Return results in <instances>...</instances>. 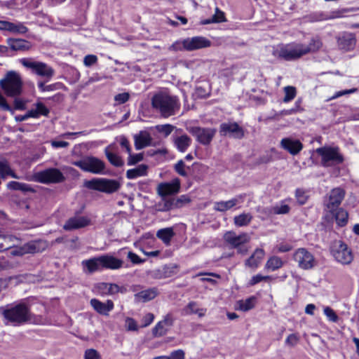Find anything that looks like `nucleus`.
Listing matches in <instances>:
<instances>
[{"mask_svg":"<svg viewBox=\"0 0 359 359\" xmlns=\"http://www.w3.org/2000/svg\"><path fill=\"white\" fill-rule=\"evenodd\" d=\"M151 107L163 118L175 115L180 108V102L177 96L165 92L156 93L151 98Z\"/></svg>","mask_w":359,"mask_h":359,"instance_id":"f257e3e1","label":"nucleus"},{"mask_svg":"<svg viewBox=\"0 0 359 359\" xmlns=\"http://www.w3.org/2000/svg\"><path fill=\"white\" fill-rule=\"evenodd\" d=\"M6 325L18 326L31 320L30 309L25 303L7 306L0 309Z\"/></svg>","mask_w":359,"mask_h":359,"instance_id":"f03ea898","label":"nucleus"},{"mask_svg":"<svg viewBox=\"0 0 359 359\" xmlns=\"http://www.w3.org/2000/svg\"><path fill=\"white\" fill-rule=\"evenodd\" d=\"M0 86L8 97H18L22 92V81L19 73L9 71L0 80Z\"/></svg>","mask_w":359,"mask_h":359,"instance_id":"7ed1b4c3","label":"nucleus"},{"mask_svg":"<svg viewBox=\"0 0 359 359\" xmlns=\"http://www.w3.org/2000/svg\"><path fill=\"white\" fill-rule=\"evenodd\" d=\"M20 62L33 74L45 79L46 81H49L55 75L54 69L45 62L27 57L20 59Z\"/></svg>","mask_w":359,"mask_h":359,"instance_id":"20e7f679","label":"nucleus"},{"mask_svg":"<svg viewBox=\"0 0 359 359\" xmlns=\"http://www.w3.org/2000/svg\"><path fill=\"white\" fill-rule=\"evenodd\" d=\"M84 187L88 189L99 191L107 194H112L117 191L121 184L116 180L106 178H94L84 182Z\"/></svg>","mask_w":359,"mask_h":359,"instance_id":"39448f33","label":"nucleus"},{"mask_svg":"<svg viewBox=\"0 0 359 359\" xmlns=\"http://www.w3.org/2000/svg\"><path fill=\"white\" fill-rule=\"evenodd\" d=\"M316 151L321 157V163L325 167L340 164L344 161L337 147H323L317 149Z\"/></svg>","mask_w":359,"mask_h":359,"instance_id":"423d86ee","label":"nucleus"},{"mask_svg":"<svg viewBox=\"0 0 359 359\" xmlns=\"http://www.w3.org/2000/svg\"><path fill=\"white\" fill-rule=\"evenodd\" d=\"M72 164L79 167L84 172L93 174H100L105 168L104 163L94 156H86L79 161L72 162Z\"/></svg>","mask_w":359,"mask_h":359,"instance_id":"0eeeda50","label":"nucleus"},{"mask_svg":"<svg viewBox=\"0 0 359 359\" xmlns=\"http://www.w3.org/2000/svg\"><path fill=\"white\" fill-rule=\"evenodd\" d=\"M332 254L336 261L342 264H349L353 259L351 250L341 241H337L333 244Z\"/></svg>","mask_w":359,"mask_h":359,"instance_id":"6e6552de","label":"nucleus"},{"mask_svg":"<svg viewBox=\"0 0 359 359\" xmlns=\"http://www.w3.org/2000/svg\"><path fill=\"white\" fill-rule=\"evenodd\" d=\"M188 131L203 145H209L217 132L215 128L198 126L189 127Z\"/></svg>","mask_w":359,"mask_h":359,"instance_id":"1a4fd4ad","label":"nucleus"},{"mask_svg":"<svg viewBox=\"0 0 359 359\" xmlns=\"http://www.w3.org/2000/svg\"><path fill=\"white\" fill-rule=\"evenodd\" d=\"M345 196V191L341 188H334L330 192L327 199L325 201L326 211L334 213L339 208Z\"/></svg>","mask_w":359,"mask_h":359,"instance_id":"9d476101","label":"nucleus"},{"mask_svg":"<svg viewBox=\"0 0 359 359\" xmlns=\"http://www.w3.org/2000/svg\"><path fill=\"white\" fill-rule=\"evenodd\" d=\"M39 182L44 184L62 182L65 177L57 168H48L41 171L37 175Z\"/></svg>","mask_w":359,"mask_h":359,"instance_id":"9b49d317","label":"nucleus"},{"mask_svg":"<svg viewBox=\"0 0 359 359\" xmlns=\"http://www.w3.org/2000/svg\"><path fill=\"white\" fill-rule=\"evenodd\" d=\"M337 45L343 51H351L356 45V38L353 33L342 32L336 36Z\"/></svg>","mask_w":359,"mask_h":359,"instance_id":"f8f14e48","label":"nucleus"},{"mask_svg":"<svg viewBox=\"0 0 359 359\" xmlns=\"http://www.w3.org/2000/svg\"><path fill=\"white\" fill-rule=\"evenodd\" d=\"M293 258L303 269H310L316 264L313 255L304 248L298 249L293 255Z\"/></svg>","mask_w":359,"mask_h":359,"instance_id":"ddd939ff","label":"nucleus"},{"mask_svg":"<svg viewBox=\"0 0 359 359\" xmlns=\"http://www.w3.org/2000/svg\"><path fill=\"white\" fill-rule=\"evenodd\" d=\"M219 134L221 136L241 139L244 136V131L236 122H224L219 126Z\"/></svg>","mask_w":359,"mask_h":359,"instance_id":"4468645a","label":"nucleus"},{"mask_svg":"<svg viewBox=\"0 0 359 359\" xmlns=\"http://www.w3.org/2000/svg\"><path fill=\"white\" fill-rule=\"evenodd\" d=\"M321 46L322 42L317 37L313 38L309 45L296 44L293 46V59L300 57L310 52L316 51L319 50Z\"/></svg>","mask_w":359,"mask_h":359,"instance_id":"2eb2a0df","label":"nucleus"},{"mask_svg":"<svg viewBox=\"0 0 359 359\" xmlns=\"http://www.w3.org/2000/svg\"><path fill=\"white\" fill-rule=\"evenodd\" d=\"M48 247L47 243L42 240L32 241L25 243L18 251V255L35 254L44 251Z\"/></svg>","mask_w":359,"mask_h":359,"instance_id":"dca6fc26","label":"nucleus"},{"mask_svg":"<svg viewBox=\"0 0 359 359\" xmlns=\"http://www.w3.org/2000/svg\"><path fill=\"white\" fill-rule=\"evenodd\" d=\"M224 241L231 248H238L241 245L245 244L250 241V236L247 233L237 235L233 231H227L224 235Z\"/></svg>","mask_w":359,"mask_h":359,"instance_id":"f3484780","label":"nucleus"},{"mask_svg":"<svg viewBox=\"0 0 359 359\" xmlns=\"http://www.w3.org/2000/svg\"><path fill=\"white\" fill-rule=\"evenodd\" d=\"M90 223V219L86 216L74 215L65 222L63 229L66 231H73L84 228Z\"/></svg>","mask_w":359,"mask_h":359,"instance_id":"a211bd4d","label":"nucleus"},{"mask_svg":"<svg viewBox=\"0 0 359 359\" xmlns=\"http://www.w3.org/2000/svg\"><path fill=\"white\" fill-rule=\"evenodd\" d=\"M212 43L208 39L197 36L191 38L185 39V46L187 51H193L198 49L208 48L211 46Z\"/></svg>","mask_w":359,"mask_h":359,"instance_id":"6ab92c4d","label":"nucleus"},{"mask_svg":"<svg viewBox=\"0 0 359 359\" xmlns=\"http://www.w3.org/2000/svg\"><path fill=\"white\" fill-rule=\"evenodd\" d=\"M180 189V181L178 178L174 179L171 182H163L158 185L157 193L161 197L175 194Z\"/></svg>","mask_w":359,"mask_h":359,"instance_id":"aec40b11","label":"nucleus"},{"mask_svg":"<svg viewBox=\"0 0 359 359\" xmlns=\"http://www.w3.org/2000/svg\"><path fill=\"white\" fill-rule=\"evenodd\" d=\"M0 31L8 32L14 34H23L27 32L28 28L20 22H11L6 20H0Z\"/></svg>","mask_w":359,"mask_h":359,"instance_id":"412c9836","label":"nucleus"},{"mask_svg":"<svg viewBox=\"0 0 359 359\" xmlns=\"http://www.w3.org/2000/svg\"><path fill=\"white\" fill-rule=\"evenodd\" d=\"M102 269L117 270L123 266V261L110 255L100 256Z\"/></svg>","mask_w":359,"mask_h":359,"instance_id":"4be33fe9","label":"nucleus"},{"mask_svg":"<svg viewBox=\"0 0 359 359\" xmlns=\"http://www.w3.org/2000/svg\"><path fill=\"white\" fill-rule=\"evenodd\" d=\"M93 309L100 315L108 316L109 312L114 309V302L108 299L106 302H102L97 299H92L90 302Z\"/></svg>","mask_w":359,"mask_h":359,"instance_id":"5701e85b","label":"nucleus"},{"mask_svg":"<svg viewBox=\"0 0 359 359\" xmlns=\"http://www.w3.org/2000/svg\"><path fill=\"white\" fill-rule=\"evenodd\" d=\"M174 322V318L170 313H168L163 320L158 322L153 330L154 334L156 336L164 335L169 327H170Z\"/></svg>","mask_w":359,"mask_h":359,"instance_id":"b1692460","label":"nucleus"},{"mask_svg":"<svg viewBox=\"0 0 359 359\" xmlns=\"http://www.w3.org/2000/svg\"><path fill=\"white\" fill-rule=\"evenodd\" d=\"M265 252L263 249L257 248L253 254L245 260V266L252 270H255L264 259Z\"/></svg>","mask_w":359,"mask_h":359,"instance_id":"393cba45","label":"nucleus"},{"mask_svg":"<svg viewBox=\"0 0 359 359\" xmlns=\"http://www.w3.org/2000/svg\"><path fill=\"white\" fill-rule=\"evenodd\" d=\"M81 266L84 272L88 273L102 270L100 256L82 261Z\"/></svg>","mask_w":359,"mask_h":359,"instance_id":"a878e982","label":"nucleus"},{"mask_svg":"<svg viewBox=\"0 0 359 359\" xmlns=\"http://www.w3.org/2000/svg\"><path fill=\"white\" fill-rule=\"evenodd\" d=\"M116 150V146L113 144L107 146L104 149V153L109 163L116 167H121L124 163L121 157L114 153Z\"/></svg>","mask_w":359,"mask_h":359,"instance_id":"bb28decb","label":"nucleus"},{"mask_svg":"<svg viewBox=\"0 0 359 359\" xmlns=\"http://www.w3.org/2000/svg\"><path fill=\"white\" fill-rule=\"evenodd\" d=\"M242 201V196H238L226 201H217L214 203V210L218 212H225L236 206Z\"/></svg>","mask_w":359,"mask_h":359,"instance_id":"cd10ccee","label":"nucleus"},{"mask_svg":"<svg viewBox=\"0 0 359 359\" xmlns=\"http://www.w3.org/2000/svg\"><path fill=\"white\" fill-rule=\"evenodd\" d=\"M135 147L137 150L142 149L151 145V137L146 131H140L134 136Z\"/></svg>","mask_w":359,"mask_h":359,"instance_id":"c85d7f7f","label":"nucleus"},{"mask_svg":"<svg viewBox=\"0 0 359 359\" xmlns=\"http://www.w3.org/2000/svg\"><path fill=\"white\" fill-rule=\"evenodd\" d=\"M158 294V290L155 287L142 290L135 294V301L137 302H147L154 299Z\"/></svg>","mask_w":359,"mask_h":359,"instance_id":"c756f323","label":"nucleus"},{"mask_svg":"<svg viewBox=\"0 0 359 359\" xmlns=\"http://www.w3.org/2000/svg\"><path fill=\"white\" fill-rule=\"evenodd\" d=\"M149 166L146 164H141L138 166L129 169L126 171V176L128 180H133L140 177H145L148 175Z\"/></svg>","mask_w":359,"mask_h":359,"instance_id":"7c9ffc66","label":"nucleus"},{"mask_svg":"<svg viewBox=\"0 0 359 359\" xmlns=\"http://www.w3.org/2000/svg\"><path fill=\"white\" fill-rule=\"evenodd\" d=\"M273 55L285 60H292V46L287 45H279L273 51Z\"/></svg>","mask_w":359,"mask_h":359,"instance_id":"2f4dec72","label":"nucleus"},{"mask_svg":"<svg viewBox=\"0 0 359 359\" xmlns=\"http://www.w3.org/2000/svg\"><path fill=\"white\" fill-rule=\"evenodd\" d=\"M7 43L12 50L15 51H25L31 48L30 43L25 39H8Z\"/></svg>","mask_w":359,"mask_h":359,"instance_id":"473e14b6","label":"nucleus"},{"mask_svg":"<svg viewBox=\"0 0 359 359\" xmlns=\"http://www.w3.org/2000/svg\"><path fill=\"white\" fill-rule=\"evenodd\" d=\"M173 142L178 151L184 152L191 145V139L187 135L175 137Z\"/></svg>","mask_w":359,"mask_h":359,"instance_id":"72a5a7b5","label":"nucleus"},{"mask_svg":"<svg viewBox=\"0 0 359 359\" xmlns=\"http://www.w3.org/2000/svg\"><path fill=\"white\" fill-rule=\"evenodd\" d=\"M183 313L185 315L197 314L202 318L206 313V309L199 308L196 302H190L184 309Z\"/></svg>","mask_w":359,"mask_h":359,"instance_id":"f704fd0d","label":"nucleus"},{"mask_svg":"<svg viewBox=\"0 0 359 359\" xmlns=\"http://www.w3.org/2000/svg\"><path fill=\"white\" fill-rule=\"evenodd\" d=\"M359 11V8H342V9H338L332 11L330 14L325 16L323 19V20H330V19H334V18H344L347 16V13L350 12H355Z\"/></svg>","mask_w":359,"mask_h":359,"instance_id":"c9c22d12","label":"nucleus"},{"mask_svg":"<svg viewBox=\"0 0 359 359\" xmlns=\"http://www.w3.org/2000/svg\"><path fill=\"white\" fill-rule=\"evenodd\" d=\"M47 81H39L37 83V86L40 91L41 92H52L61 89L65 88V86L63 83L60 82H57L55 83H52L50 85H46Z\"/></svg>","mask_w":359,"mask_h":359,"instance_id":"e433bc0d","label":"nucleus"},{"mask_svg":"<svg viewBox=\"0 0 359 359\" xmlns=\"http://www.w3.org/2000/svg\"><path fill=\"white\" fill-rule=\"evenodd\" d=\"M175 236V232L172 227H168L159 229L156 233V236L161 239L165 245H169L172 238Z\"/></svg>","mask_w":359,"mask_h":359,"instance_id":"4c0bfd02","label":"nucleus"},{"mask_svg":"<svg viewBox=\"0 0 359 359\" xmlns=\"http://www.w3.org/2000/svg\"><path fill=\"white\" fill-rule=\"evenodd\" d=\"M7 176H11L15 179L20 177L13 171L8 162L6 160L0 161V177L5 179Z\"/></svg>","mask_w":359,"mask_h":359,"instance_id":"58836bf2","label":"nucleus"},{"mask_svg":"<svg viewBox=\"0 0 359 359\" xmlns=\"http://www.w3.org/2000/svg\"><path fill=\"white\" fill-rule=\"evenodd\" d=\"M7 188L11 190H18L24 193L34 192L35 190L28 184L11 181L7 184Z\"/></svg>","mask_w":359,"mask_h":359,"instance_id":"ea45409f","label":"nucleus"},{"mask_svg":"<svg viewBox=\"0 0 359 359\" xmlns=\"http://www.w3.org/2000/svg\"><path fill=\"white\" fill-rule=\"evenodd\" d=\"M226 19L225 17V14L223 11H222L219 8H215V13L212 15L211 18L203 20L201 22L202 25H208L211 23H219L226 22Z\"/></svg>","mask_w":359,"mask_h":359,"instance_id":"a19ab883","label":"nucleus"},{"mask_svg":"<svg viewBox=\"0 0 359 359\" xmlns=\"http://www.w3.org/2000/svg\"><path fill=\"white\" fill-rule=\"evenodd\" d=\"M332 216L334 217L337 224L340 226H344L348 222V212L344 210L343 208H337V210L334 212L331 213Z\"/></svg>","mask_w":359,"mask_h":359,"instance_id":"79ce46f5","label":"nucleus"},{"mask_svg":"<svg viewBox=\"0 0 359 359\" xmlns=\"http://www.w3.org/2000/svg\"><path fill=\"white\" fill-rule=\"evenodd\" d=\"M252 219V216L250 213H242L234 217L233 222L236 226H248Z\"/></svg>","mask_w":359,"mask_h":359,"instance_id":"37998d69","label":"nucleus"},{"mask_svg":"<svg viewBox=\"0 0 359 359\" xmlns=\"http://www.w3.org/2000/svg\"><path fill=\"white\" fill-rule=\"evenodd\" d=\"M283 265V262L280 258L273 256L270 257L266 263L265 268L270 271H275L280 268Z\"/></svg>","mask_w":359,"mask_h":359,"instance_id":"c03bdc74","label":"nucleus"},{"mask_svg":"<svg viewBox=\"0 0 359 359\" xmlns=\"http://www.w3.org/2000/svg\"><path fill=\"white\" fill-rule=\"evenodd\" d=\"M256 298L251 297L245 300H240L238 302L239 309L243 311H247L252 309L255 306Z\"/></svg>","mask_w":359,"mask_h":359,"instance_id":"a18cd8bd","label":"nucleus"},{"mask_svg":"<svg viewBox=\"0 0 359 359\" xmlns=\"http://www.w3.org/2000/svg\"><path fill=\"white\" fill-rule=\"evenodd\" d=\"M158 206L159 210L163 212L176 208L174 198L165 199L163 198L162 201L159 203Z\"/></svg>","mask_w":359,"mask_h":359,"instance_id":"49530a36","label":"nucleus"},{"mask_svg":"<svg viewBox=\"0 0 359 359\" xmlns=\"http://www.w3.org/2000/svg\"><path fill=\"white\" fill-rule=\"evenodd\" d=\"M290 208V206L285 204H280V205H276L268 209L269 214H285L289 212Z\"/></svg>","mask_w":359,"mask_h":359,"instance_id":"de8ad7c7","label":"nucleus"},{"mask_svg":"<svg viewBox=\"0 0 359 359\" xmlns=\"http://www.w3.org/2000/svg\"><path fill=\"white\" fill-rule=\"evenodd\" d=\"M15 237L10 235H3L2 246L4 251L13 248L15 245Z\"/></svg>","mask_w":359,"mask_h":359,"instance_id":"09e8293b","label":"nucleus"},{"mask_svg":"<svg viewBox=\"0 0 359 359\" xmlns=\"http://www.w3.org/2000/svg\"><path fill=\"white\" fill-rule=\"evenodd\" d=\"M128 158L127 161L128 165H134L143 160V154H133L132 151L128 153Z\"/></svg>","mask_w":359,"mask_h":359,"instance_id":"8fccbe9b","label":"nucleus"},{"mask_svg":"<svg viewBox=\"0 0 359 359\" xmlns=\"http://www.w3.org/2000/svg\"><path fill=\"white\" fill-rule=\"evenodd\" d=\"M155 128L158 133H163L167 137L171 134L175 126L170 124L157 125Z\"/></svg>","mask_w":359,"mask_h":359,"instance_id":"3c124183","label":"nucleus"},{"mask_svg":"<svg viewBox=\"0 0 359 359\" xmlns=\"http://www.w3.org/2000/svg\"><path fill=\"white\" fill-rule=\"evenodd\" d=\"M295 197L299 205H304L308 200L309 195L306 191L302 189H297Z\"/></svg>","mask_w":359,"mask_h":359,"instance_id":"603ef678","label":"nucleus"},{"mask_svg":"<svg viewBox=\"0 0 359 359\" xmlns=\"http://www.w3.org/2000/svg\"><path fill=\"white\" fill-rule=\"evenodd\" d=\"M323 312L327 318L333 323L337 322L339 318L334 311L329 306H325L323 309Z\"/></svg>","mask_w":359,"mask_h":359,"instance_id":"864d4df0","label":"nucleus"},{"mask_svg":"<svg viewBox=\"0 0 359 359\" xmlns=\"http://www.w3.org/2000/svg\"><path fill=\"white\" fill-rule=\"evenodd\" d=\"M184 44L185 39L182 41H177L170 46L169 50L173 51L187 50V47Z\"/></svg>","mask_w":359,"mask_h":359,"instance_id":"5fc2aeb1","label":"nucleus"},{"mask_svg":"<svg viewBox=\"0 0 359 359\" xmlns=\"http://www.w3.org/2000/svg\"><path fill=\"white\" fill-rule=\"evenodd\" d=\"M174 201L175 204V208H180L182 207L183 205L190 203L191 199L187 195H182L177 198H174Z\"/></svg>","mask_w":359,"mask_h":359,"instance_id":"6e6d98bb","label":"nucleus"},{"mask_svg":"<svg viewBox=\"0 0 359 359\" xmlns=\"http://www.w3.org/2000/svg\"><path fill=\"white\" fill-rule=\"evenodd\" d=\"M175 170L182 177L187 176V172L185 170V164L182 160L179 161L175 165Z\"/></svg>","mask_w":359,"mask_h":359,"instance_id":"4d7b16f0","label":"nucleus"},{"mask_svg":"<svg viewBox=\"0 0 359 359\" xmlns=\"http://www.w3.org/2000/svg\"><path fill=\"white\" fill-rule=\"evenodd\" d=\"M36 112H38L39 116L41 115L47 116L50 112L49 109L42 103V102H36L35 104Z\"/></svg>","mask_w":359,"mask_h":359,"instance_id":"13d9d810","label":"nucleus"},{"mask_svg":"<svg viewBox=\"0 0 359 359\" xmlns=\"http://www.w3.org/2000/svg\"><path fill=\"white\" fill-rule=\"evenodd\" d=\"M271 277L269 276H262L261 274H257L251 278L249 282L250 285H255L262 280H270Z\"/></svg>","mask_w":359,"mask_h":359,"instance_id":"bf43d9fd","label":"nucleus"},{"mask_svg":"<svg viewBox=\"0 0 359 359\" xmlns=\"http://www.w3.org/2000/svg\"><path fill=\"white\" fill-rule=\"evenodd\" d=\"M85 359H101L100 353L93 348L87 349L85 351Z\"/></svg>","mask_w":359,"mask_h":359,"instance_id":"052dcab7","label":"nucleus"},{"mask_svg":"<svg viewBox=\"0 0 359 359\" xmlns=\"http://www.w3.org/2000/svg\"><path fill=\"white\" fill-rule=\"evenodd\" d=\"M130 98V94L128 93H118L115 95L114 100L117 102V104H124L128 101Z\"/></svg>","mask_w":359,"mask_h":359,"instance_id":"680f3d73","label":"nucleus"},{"mask_svg":"<svg viewBox=\"0 0 359 359\" xmlns=\"http://www.w3.org/2000/svg\"><path fill=\"white\" fill-rule=\"evenodd\" d=\"M97 62V57L95 55H87L84 57L83 64L86 67H90Z\"/></svg>","mask_w":359,"mask_h":359,"instance_id":"e2e57ef3","label":"nucleus"},{"mask_svg":"<svg viewBox=\"0 0 359 359\" xmlns=\"http://www.w3.org/2000/svg\"><path fill=\"white\" fill-rule=\"evenodd\" d=\"M14 109L16 110H25L26 109L27 101L15 97Z\"/></svg>","mask_w":359,"mask_h":359,"instance_id":"0e129e2a","label":"nucleus"},{"mask_svg":"<svg viewBox=\"0 0 359 359\" xmlns=\"http://www.w3.org/2000/svg\"><path fill=\"white\" fill-rule=\"evenodd\" d=\"M126 327L129 331L137 330V325L135 320L131 318H127L126 320Z\"/></svg>","mask_w":359,"mask_h":359,"instance_id":"69168bd1","label":"nucleus"},{"mask_svg":"<svg viewBox=\"0 0 359 359\" xmlns=\"http://www.w3.org/2000/svg\"><path fill=\"white\" fill-rule=\"evenodd\" d=\"M281 147L292 154V139L283 138L280 142Z\"/></svg>","mask_w":359,"mask_h":359,"instance_id":"338daca9","label":"nucleus"},{"mask_svg":"<svg viewBox=\"0 0 359 359\" xmlns=\"http://www.w3.org/2000/svg\"><path fill=\"white\" fill-rule=\"evenodd\" d=\"M168 359H184V352L182 350H177L172 351L170 355L168 357Z\"/></svg>","mask_w":359,"mask_h":359,"instance_id":"774afa93","label":"nucleus"}]
</instances>
